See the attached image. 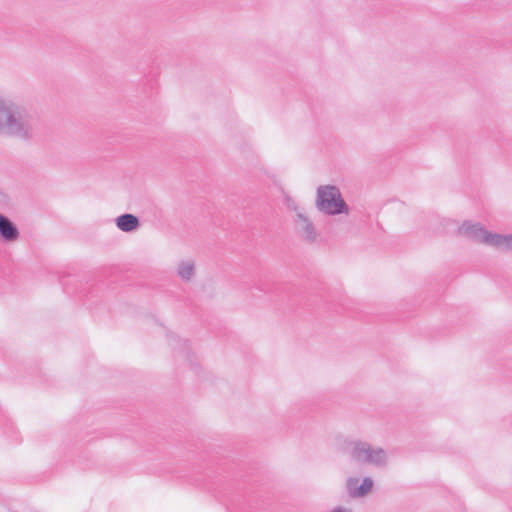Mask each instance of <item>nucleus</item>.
<instances>
[{
    "mask_svg": "<svg viewBox=\"0 0 512 512\" xmlns=\"http://www.w3.org/2000/svg\"><path fill=\"white\" fill-rule=\"evenodd\" d=\"M36 130L37 118L31 111L0 97V135L27 142Z\"/></svg>",
    "mask_w": 512,
    "mask_h": 512,
    "instance_id": "1",
    "label": "nucleus"
},
{
    "mask_svg": "<svg viewBox=\"0 0 512 512\" xmlns=\"http://www.w3.org/2000/svg\"><path fill=\"white\" fill-rule=\"evenodd\" d=\"M315 207L327 216H348L350 214V207L343 198L340 188L332 184L317 187Z\"/></svg>",
    "mask_w": 512,
    "mask_h": 512,
    "instance_id": "2",
    "label": "nucleus"
},
{
    "mask_svg": "<svg viewBox=\"0 0 512 512\" xmlns=\"http://www.w3.org/2000/svg\"><path fill=\"white\" fill-rule=\"evenodd\" d=\"M350 457L357 463L383 468L388 464V454L385 449L373 446L369 442L354 440L350 442Z\"/></svg>",
    "mask_w": 512,
    "mask_h": 512,
    "instance_id": "3",
    "label": "nucleus"
},
{
    "mask_svg": "<svg viewBox=\"0 0 512 512\" xmlns=\"http://www.w3.org/2000/svg\"><path fill=\"white\" fill-rule=\"evenodd\" d=\"M295 229L298 235L307 242H315L319 237V232L306 212L296 214Z\"/></svg>",
    "mask_w": 512,
    "mask_h": 512,
    "instance_id": "4",
    "label": "nucleus"
},
{
    "mask_svg": "<svg viewBox=\"0 0 512 512\" xmlns=\"http://www.w3.org/2000/svg\"><path fill=\"white\" fill-rule=\"evenodd\" d=\"M489 232L480 223L472 221H464L457 229L458 235L484 245H486V238H488Z\"/></svg>",
    "mask_w": 512,
    "mask_h": 512,
    "instance_id": "5",
    "label": "nucleus"
},
{
    "mask_svg": "<svg viewBox=\"0 0 512 512\" xmlns=\"http://www.w3.org/2000/svg\"><path fill=\"white\" fill-rule=\"evenodd\" d=\"M374 487V481L371 477H364L360 480L358 477H349L346 480V490L352 498H362L367 496Z\"/></svg>",
    "mask_w": 512,
    "mask_h": 512,
    "instance_id": "6",
    "label": "nucleus"
},
{
    "mask_svg": "<svg viewBox=\"0 0 512 512\" xmlns=\"http://www.w3.org/2000/svg\"><path fill=\"white\" fill-rule=\"evenodd\" d=\"M20 232L17 226L5 215L0 213V240L11 244L18 241Z\"/></svg>",
    "mask_w": 512,
    "mask_h": 512,
    "instance_id": "7",
    "label": "nucleus"
},
{
    "mask_svg": "<svg viewBox=\"0 0 512 512\" xmlns=\"http://www.w3.org/2000/svg\"><path fill=\"white\" fill-rule=\"evenodd\" d=\"M486 245L499 251H512V234H500L489 232Z\"/></svg>",
    "mask_w": 512,
    "mask_h": 512,
    "instance_id": "8",
    "label": "nucleus"
},
{
    "mask_svg": "<svg viewBox=\"0 0 512 512\" xmlns=\"http://www.w3.org/2000/svg\"><path fill=\"white\" fill-rule=\"evenodd\" d=\"M176 275L184 282H190L196 275V263L193 259H183L176 265Z\"/></svg>",
    "mask_w": 512,
    "mask_h": 512,
    "instance_id": "9",
    "label": "nucleus"
},
{
    "mask_svg": "<svg viewBox=\"0 0 512 512\" xmlns=\"http://www.w3.org/2000/svg\"><path fill=\"white\" fill-rule=\"evenodd\" d=\"M116 226L123 232H133L140 226L139 219L133 214H123L116 218Z\"/></svg>",
    "mask_w": 512,
    "mask_h": 512,
    "instance_id": "10",
    "label": "nucleus"
},
{
    "mask_svg": "<svg viewBox=\"0 0 512 512\" xmlns=\"http://www.w3.org/2000/svg\"><path fill=\"white\" fill-rule=\"evenodd\" d=\"M285 204L288 210L293 211L296 214L305 212L299 204L290 196H285Z\"/></svg>",
    "mask_w": 512,
    "mask_h": 512,
    "instance_id": "11",
    "label": "nucleus"
},
{
    "mask_svg": "<svg viewBox=\"0 0 512 512\" xmlns=\"http://www.w3.org/2000/svg\"><path fill=\"white\" fill-rule=\"evenodd\" d=\"M331 512H352V510L345 507H336L332 509Z\"/></svg>",
    "mask_w": 512,
    "mask_h": 512,
    "instance_id": "12",
    "label": "nucleus"
}]
</instances>
